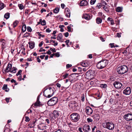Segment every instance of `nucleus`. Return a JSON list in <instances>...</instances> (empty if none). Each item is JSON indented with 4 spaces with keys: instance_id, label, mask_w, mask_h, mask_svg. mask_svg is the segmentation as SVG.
Returning <instances> with one entry per match:
<instances>
[{
    "instance_id": "473e14b6",
    "label": "nucleus",
    "mask_w": 132,
    "mask_h": 132,
    "mask_svg": "<svg viewBox=\"0 0 132 132\" xmlns=\"http://www.w3.org/2000/svg\"><path fill=\"white\" fill-rule=\"evenodd\" d=\"M102 6L101 5V4L100 3H98L97 4L96 6V8L97 9H99Z\"/></svg>"
},
{
    "instance_id": "4d7b16f0",
    "label": "nucleus",
    "mask_w": 132,
    "mask_h": 132,
    "mask_svg": "<svg viewBox=\"0 0 132 132\" xmlns=\"http://www.w3.org/2000/svg\"><path fill=\"white\" fill-rule=\"evenodd\" d=\"M72 66V65L68 64H67L66 67L67 68H70Z\"/></svg>"
},
{
    "instance_id": "4468645a",
    "label": "nucleus",
    "mask_w": 132,
    "mask_h": 132,
    "mask_svg": "<svg viewBox=\"0 0 132 132\" xmlns=\"http://www.w3.org/2000/svg\"><path fill=\"white\" fill-rule=\"evenodd\" d=\"M40 95H39L37 97V100L36 102L34 104V107H37L38 106H40V102L39 101V97Z\"/></svg>"
},
{
    "instance_id": "6e6552de",
    "label": "nucleus",
    "mask_w": 132,
    "mask_h": 132,
    "mask_svg": "<svg viewBox=\"0 0 132 132\" xmlns=\"http://www.w3.org/2000/svg\"><path fill=\"white\" fill-rule=\"evenodd\" d=\"M52 117L51 119V121L52 122H54L55 121V119L59 116V113L58 111H54L52 113Z\"/></svg>"
},
{
    "instance_id": "1a4fd4ad",
    "label": "nucleus",
    "mask_w": 132,
    "mask_h": 132,
    "mask_svg": "<svg viewBox=\"0 0 132 132\" xmlns=\"http://www.w3.org/2000/svg\"><path fill=\"white\" fill-rule=\"evenodd\" d=\"M123 118L128 121L132 120V114L128 113L125 114L123 116Z\"/></svg>"
},
{
    "instance_id": "49530a36",
    "label": "nucleus",
    "mask_w": 132,
    "mask_h": 132,
    "mask_svg": "<svg viewBox=\"0 0 132 132\" xmlns=\"http://www.w3.org/2000/svg\"><path fill=\"white\" fill-rule=\"evenodd\" d=\"M9 69V68L7 67L4 70L6 72H10L11 70L10 69Z\"/></svg>"
},
{
    "instance_id": "5701e85b",
    "label": "nucleus",
    "mask_w": 132,
    "mask_h": 132,
    "mask_svg": "<svg viewBox=\"0 0 132 132\" xmlns=\"http://www.w3.org/2000/svg\"><path fill=\"white\" fill-rule=\"evenodd\" d=\"M115 94L114 96L116 98H118L119 97H120V93L118 91H115Z\"/></svg>"
},
{
    "instance_id": "6ab92c4d",
    "label": "nucleus",
    "mask_w": 132,
    "mask_h": 132,
    "mask_svg": "<svg viewBox=\"0 0 132 132\" xmlns=\"http://www.w3.org/2000/svg\"><path fill=\"white\" fill-rule=\"evenodd\" d=\"M29 47L31 49H33L35 46V43L33 42H29L28 43Z\"/></svg>"
},
{
    "instance_id": "2f4dec72",
    "label": "nucleus",
    "mask_w": 132,
    "mask_h": 132,
    "mask_svg": "<svg viewBox=\"0 0 132 132\" xmlns=\"http://www.w3.org/2000/svg\"><path fill=\"white\" fill-rule=\"evenodd\" d=\"M35 122H32L29 125V126L30 128H33L34 126Z\"/></svg>"
},
{
    "instance_id": "e433bc0d",
    "label": "nucleus",
    "mask_w": 132,
    "mask_h": 132,
    "mask_svg": "<svg viewBox=\"0 0 132 132\" xmlns=\"http://www.w3.org/2000/svg\"><path fill=\"white\" fill-rule=\"evenodd\" d=\"M36 34L37 36H38L39 37L38 38L39 39H40L41 36V34L39 32H37L36 33Z\"/></svg>"
},
{
    "instance_id": "9b49d317",
    "label": "nucleus",
    "mask_w": 132,
    "mask_h": 132,
    "mask_svg": "<svg viewBox=\"0 0 132 132\" xmlns=\"http://www.w3.org/2000/svg\"><path fill=\"white\" fill-rule=\"evenodd\" d=\"M131 89L130 87H127L123 91V94L126 95H129L131 93Z\"/></svg>"
},
{
    "instance_id": "423d86ee",
    "label": "nucleus",
    "mask_w": 132,
    "mask_h": 132,
    "mask_svg": "<svg viewBox=\"0 0 132 132\" xmlns=\"http://www.w3.org/2000/svg\"><path fill=\"white\" fill-rule=\"evenodd\" d=\"M58 101L57 98L56 97H54L51 98L47 101V104L49 106H53L55 105Z\"/></svg>"
},
{
    "instance_id": "ddd939ff",
    "label": "nucleus",
    "mask_w": 132,
    "mask_h": 132,
    "mask_svg": "<svg viewBox=\"0 0 132 132\" xmlns=\"http://www.w3.org/2000/svg\"><path fill=\"white\" fill-rule=\"evenodd\" d=\"M83 129L85 132H89L90 130V126L88 125H84L83 127Z\"/></svg>"
},
{
    "instance_id": "412c9836",
    "label": "nucleus",
    "mask_w": 132,
    "mask_h": 132,
    "mask_svg": "<svg viewBox=\"0 0 132 132\" xmlns=\"http://www.w3.org/2000/svg\"><path fill=\"white\" fill-rule=\"evenodd\" d=\"M107 20L108 21H110L111 24L112 25H113L114 24V21L112 18L109 17L107 19Z\"/></svg>"
},
{
    "instance_id": "e2e57ef3",
    "label": "nucleus",
    "mask_w": 132,
    "mask_h": 132,
    "mask_svg": "<svg viewBox=\"0 0 132 132\" xmlns=\"http://www.w3.org/2000/svg\"><path fill=\"white\" fill-rule=\"evenodd\" d=\"M52 14V12H50L49 13H48V14L46 16V17H47L48 16H51Z\"/></svg>"
},
{
    "instance_id": "0e129e2a",
    "label": "nucleus",
    "mask_w": 132,
    "mask_h": 132,
    "mask_svg": "<svg viewBox=\"0 0 132 132\" xmlns=\"http://www.w3.org/2000/svg\"><path fill=\"white\" fill-rule=\"evenodd\" d=\"M30 4L31 5V4H32V7L34 5H37V4L36 3H30Z\"/></svg>"
},
{
    "instance_id": "58836bf2",
    "label": "nucleus",
    "mask_w": 132,
    "mask_h": 132,
    "mask_svg": "<svg viewBox=\"0 0 132 132\" xmlns=\"http://www.w3.org/2000/svg\"><path fill=\"white\" fill-rule=\"evenodd\" d=\"M16 68L15 67H14L13 68V70H10V72L12 73H15L16 72Z\"/></svg>"
},
{
    "instance_id": "8fccbe9b",
    "label": "nucleus",
    "mask_w": 132,
    "mask_h": 132,
    "mask_svg": "<svg viewBox=\"0 0 132 132\" xmlns=\"http://www.w3.org/2000/svg\"><path fill=\"white\" fill-rule=\"evenodd\" d=\"M3 89H7V85L5 84L4 85L3 87Z\"/></svg>"
},
{
    "instance_id": "6e6d98bb",
    "label": "nucleus",
    "mask_w": 132,
    "mask_h": 132,
    "mask_svg": "<svg viewBox=\"0 0 132 132\" xmlns=\"http://www.w3.org/2000/svg\"><path fill=\"white\" fill-rule=\"evenodd\" d=\"M57 57H59L60 56V54L59 52H57L54 54Z\"/></svg>"
},
{
    "instance_id": "338daca9",
    "label": "nucleus",
    "mask_w": 132,
    "mask_h": 132,
    "mask_svg": "<svg viewBox=\"0 0 132 132\" xmlns=\"http://www.w3.org/2000/svg\"><path fill=\"white\" fill-rule=\"evenodd\" d=\"M56 85L59 88H60L61 87V85L59 83H57L56 84Z\"/></svg>"
},
{
    "instance_id": "f8f14e48",
    "label": "nucleus",
    "mask_w": 132,
    "mask_h": 132,
    "mask_svg": "<svg viewBox=\"0 0 132 132\" xmlns=\"http://www.w3.org/2000/svg\"><path fill=\"white\" fill-rule=\"evenodd\" d=\"M86 112L88 114L90 115L93 113V110L89 106H87L86 108Z\"/></svg>"
},
{
    "instance_id": "c85d7f7f",
    "label": "nucleus",
    "mask_w": 132,
    "mask_h": 132,
    "mask_svg": "<svg viewBox=\"0 0 132 132\" xmlns=\"http://www.w3.org/2000/svg\"><path fill=\"white\" fill-rule=\"evenodd\" d=\"M59 11V9L58 7H56L54 10V12L55 13H57Z\"/></svg>"
},
{
    "instance_id": "09e8293b",
    "label": "nucleus",
    "mask_w": 132,
    "mask_h": 132,
    "mask_svg": "<svg viewBox=\"0 0 132 132\" xmlns=\"http://www.w3.org/2000/svg\"><path fill=\"white\" fill-rule=\"evenodd\" d=\"M87 121L88 122H90L93 121V120L89 118L87 119Z\"/></svg>"
},
{
    "instance_id": "ea45409f",
    "label": "nucleus",
    "mask_w": 132,
    "mask_h": 132,
    "mask_svg": "<svg viewBox=\"0 0 132 132\" xmlns=\"http://www.w3.org/2000/svg\"><path fill=\"white\" fill-rule=\"evenodd\" d=\"M39 57L41 59V55H40V56H37L36 58L37 61L39 63H40L41 61V60L39 59Z\"/></svg>"
},
{
    "instance_id": "a18cd8bd",
    "label": "nucleus",
    "mask_w": 132,
    "mask_h": 132,
    "mask_svg": "<svg viewBox=\"0 0 132 132\" xmlns=\"http://www.w3.org/2000/svg\"><path fill=\"white\" fill-rule=\"evenodd\" d=\"M7 67L9 68L11 70L12 67V65L11 64L9 63L7 65Z\"/></svg>"
},
{
    "instance_id": "aec40b11",
    "label": "nucleus",
    "mask_w": 132,
    "mask_h": 132,
    "mask_svg": "<svg viewBox=\"0 0 132 132\" xmlns=\"http://www.w3.org/2000/svg\"><path fill=\"white\" fill-rule=\"evenodd\" d=\"M63 35L62 34L60 33L59 34L58 36H57V40H59L60 41H61V40L62 39Z\"/></svg>"
},
{
    "instance_id": "b1692460",
    "label": "nucleus",
    "mask_w": 132,
    "mask_h": 132,
    "mask_svg": "<svg viewBox=\"0 0 132 132\" xmlns=\"http://www.w3.org/2000/svg\"><path fill=\"white\" fill-rule=\"evenodd\" d=\"M122 10V7H118L116 9V11L118 12H121Z\"/></svg>"
},
{
    "instance_id": "13d9d810",
    "label": "nucleus",
    "mask_w": 132,
    "mask_h": 132,
    "mask_svg": "<svg viewBox=\"0 0 132 132\" xmlns=\"http://www.w3.org/2000/svg\"><path fill=\"white\" fill-rule=\"evenodd\" d=\"M114 45V43H110V47L111 48H113V47H115V46Z\"/></svg>"
},
{
    "instance_id": "0eeeda50",
    "label": "nucleus",
    "mask_w": 132,
    "mask_h": 132,
    "mask_svg": "<svg viewBox=\"0 0 132 132\" xmlns=\"http://www.w3.org/2000/svg\"><path fill=\"white\" fill-rule=\"evenodd\" d=\"M93 74V73L92 71L91 70H89L86 73V78L88 79L91 80L94 77Z\"/></svg>"
},
{
    "instance_id": "dca6fc26",
    "label": "nucleus",
    "mask_w": 132,
    "mask_h": 132,
    "mask_svg": "<svg viewBox=\"0 0 132 132\" xmlns=\"http://www.w3.org/2000/svg\"><path fill=\"white\" fill-rule=\"evenodd\" d=\"M70 104L72 108H76L78 106V103L76 101H71Z\"/></svg>"
},
{
    "instance_id": "4c0bfd02",
    "label": "nucleus",
    "mask_w": 132,
    "mask_h": 132,
    "mask_svg": "<svg viewBox=\"0 0 132 132\" xmlns=\"http://www.w3.org/2000/svg\"><path fill=\"white\" fill-rule=\"evenodd\" d=\"M18 23V22L17 21H15L14 22L13 24V27L14 28L16 27V26L17 25Z\"/></svg>"
},
{
    "instance_id": "c756f323",
    "label": "nucleus",
    "mask_w": 132,
    "mask_h": 132,
    "mask_svg": "<svg viewBox=\"0 0 132 132\" xmlns=\"http://www.w3.org/2000/svg\"><path fill=\"white\" fill-rule=\"evenodd\" d=\"M100 86L103 88H106L107 87V85L106 84H100Z\"/></svg>"
},
{
    "instance_id": "864d4df0",
    "label": "nucleus",
    "mask_w": 132,
    "mask_h": 132,
    "mask_svg": "<svg viewBox=\"0 0 132 132\" xmlns=\"http://www.w3.org/2000/svg\"><path fill=\"white\" fill-rule=\"evenodd\" d=\"M81 98V100L82 102L84 101V100H85V96H84V94H83L82 95Z\"/></svg>"
},
{
    "instance_id": "c9c22d12",
    "label": "nucleus",
    "mask_w": 132,
    "mask_h": 132,
    "mask_svg": "<svg viewBox=\"0 0 132 132\" xmlns=\"http://www.w3.org/2000/svg\"><path fill=\"white\" fill-rule=\"evenodd\" d=\"M4 7V4L0 2V10L3 9Z\"/></svg>"
},
{
    "instance_id": "bf43d9fd",
    "label": "nucleus",
    "mask_w": 132,
    "mask_h": 132,
    "mask_svg": "<svg viewBox=\"0 0 132 132\" xmlns=\"http://www.w3.org/2000/svg\"><path fill=\"white\" fill-rule=\"evenodd\" d=\"M64 35L65 37H67L69 36V33L68 32H66L64 34Z\"/></svg>"
},
{
    "instance_id": "3c124183",
    "label": "nucleus",
    "mask_w": 132,
    "mask_h": 132,
    "mask_svg": "<svg viewBox=\"0 0 132 132\" xmlns=\"http://www.w3.org/2000/svg\"><path fill=\"white\" fill-rule=\"evenodd\" d=\"M25 121L26 122H28L29 121L30 119L28 117H25Z\"/></svg>"
},
{
    "instance_id": "f3484780",
    "label": "nucleus",
    "mask_w": 132,
    "mask_h": 132,
    "mask_svg": "<svg viewBox=\"0 0 132 132\" xmlns=\"http://www.w3.org/2000/svg\"><path fill=\"white\" fill-rule=\"evenodd\" d=\"M82 18L87 20H89L91 19V17L90 15L87 13L84 14L82 16Z\"/></svg>"
},
{
    "instance_id": "774afa93",
    "label": "nucleus",
    "mask_w": 132,
    "mask_h": 132,
    "mask_svg": "<svg viewBox=\"0 0 132 132\" xmlns=\"http://www.w3.org/2000/svg\"><path fill=\"white\" fill-rule=\"evenodd\" d=\"M78 130L79 132H83L82 130V128L81 127H79L78 128Z\"/></svg>"
},
{
    "instance_id": "a211bd4d",
    "label": "nucleus",
    "mask_w": 132,
    "mask_h": 132,
    "mask_svg": "<svg viewBox=\"0 0 132 132\" xmlns=\"http://www.w3.org/2000/svg\"><path fill=\"white\" fill-rule=\"evenodd\" d=\"M87 1L85 0H83L80 2V5L81 6H85L87 5Z\"/></svg>"
},
{
    "instance_id": "f704fd0d",
    "label": "nucleus",
    "mask_w": 132,
    "mask_h": 132,
    "mask_svg": "<svg viewBox=\"0 0 132 132\" xmlns=\"http://www.w3.org/2000/svg\"><path fill=\"white\" fill-rule=\"evenodd\" d=\"M18 6L19 7V9L21 10L23 9L24 8V6L23 5L21 4H18Z\"/></svg>"
},
{
    "instance_id": "72a5a7b5",
    "label": "nucleus",
    "mask_w": 132,
    "mask_h": 132,
    "mask_svg": "<svg viewBox=\"0 0 132 132\" xmlns=\"http://www.w3.org/2000/svg\"><path fill=\"white\" fill-rule=\"evenodd\" d=\"M100 3L101 4V5L102 6H105L106 5V3L105 2L103 1H102Z\"/></svg>"
},
{
    "instance_id": "680f3d73",
    "label": "nucleus",
    "mask_w": 132,
    "mask_h": 132,
    "mask_svg": "<svg viewBox=\"0 0 132 132\" xmlns=\"http://www.w3.org/2000/svg\"><path fill=\"white\" fill-rule=\"evenodd\" d=\"M67 29H68V31L69 32L71 31V28L70 26H68L67 27Z\"/></svg>"
},
{
    "instance_id": "20e7f679",
    "label": "nucleus",
    "mask_w": 132,
    "mask_h": 132,
    "mask_svg": "<svg viewBox=\"0 0 132 132\" xmlns=\"http://www.w3.org/2000/svg\"><path fill=\"white\" fill-rule=\"evenodd\" d=\"M102 126L104 128L109 130L113 129L114 127V124L111 122H105L104 123L102 124Z\"/></svg>"
},
{
    "instance_id": "7ed1b4c3",
    "label": "nucleus",
    "mask_w": 132,
    "mask_h": 132,
    "mask_svg": "<svg viewBox=\"0 0 132 132\" xmlns=\"http://www.w3.org/2000/svg\"><path fill=\"white\" fill-rule=\"evenodd\" d=\"M71 120L72 122H76L80 119V116L77 113H74L71 114L70 116Z\"/></svg>"
},
{
    "instance_id": "5fc2aeb1",
    "label": "nucleus",
    "mask_w": 132,
    "mask_h": 132,
    "mask_svg": "<svg viewBox=\"0 0 132 132\" xmlns=\"http://www.w3.org/2000/svg\"><path fill=\"white\" fill-rule=\"evenodd\" d=\"M50 50L52 51L53 52H56L55 49V48H51Z\"/></svg>"
},
{
    "instance_id": "9d476101",
    "label": "nucleus",
    "mask_w": 132,
    "mask_h": 132,
    "mask_svg": "<svg viewBox=\"0 0 132 132\" xmlns=\"http://www.w3.org/2000/svg\"><path fill=\"white\" fill-rule=\"evenodd\" d=\"M114 87L117 89L120 88L122 86V84L120 82L115 81L113 84Z\"/></svg>"
},
{
    "instance_id": "c03bdc74",
    "label": "nucleus",
    "mask_w": 132,
    "mask_h": 132,
    "mask_svg": "<svg viewBox=\"0 0 132 132\" xmlns=\"http://www.w3.org/2000/svg\"><path fill=\"white\" fill-rule=\"evenodd\" d=\"M96 0H91L90 1V3L91 5L94 4L96 2Z\"/></svg>"
},
{
    "instance_id": "4be33fe9",
    "label": "nucleus",
    "mask_w": 132,
    "mask_h": 132,
    "mask_svg": "<svg viewBox=\"0 0 132 132\" xmlns=\"http://www.w3.org/2000/svg\"><path fill=\"white\" fill-rule=\"evenodd\" d=\"M92 116L94 118H95L96 120H98L100 118V117L98 114H93V116Z\"/></svg>"
},
{
    "instance_id": "603ef678",
    "label": "nucleus",
    "mask_w": 132,
    "mask_h": 132,
    "mask_svg": "<svg viewBox=\"0 0 132 132\" xmlns=\"http://www.w3.org/2000/svg\"><path fill=\"white\" fill-rule=\"evenodd\" d=\"M46 23L45 21L44 20L42 21V25H45L46 24Z\"/></svg>"
},
{
    "instance_id": "37998d69",
    "label": "nucleus",
    "mask_w": 132,
    "mask_h": 132,
    "mask_svg": "<svg viewBox=\"0 0 132 132\" xmlns=\"http://www.w3.org/2000/svg\"><path fill=\"white\" fill-rule=\"evenodd\" d=\"M103 8V9H104L105 10L106 12H108L109 11V9L106 6H104Z\"/></svg>"
},
{
    "instance_id": "a878e982",
    "label": "nucleus",
    "mask_w": 132,
    "mask_h": 132,
    "mask_svg": "<svg viewBox=\"0 0 132 132\" xmlns=\"http://www.w3.org/2000/svg\"><path fill=\"white\" fill-rule=\"evenodd\" d=\"M96 22L97 24H99L101 23L102 22V20L100 18H97L96 19Z\"/></svg>"
},
{
    "instance_id": "de8ad7c7",
    "label": "nucleus",
    "mask_w": 132,
    "mask_h": 132,
    "mask_svg": "<svg viewBox=\"0 0 132 132\" xmlns=\"http://www.w3.org/2000/svg\"><path fill=\"white\" fill-rule=\"evenodd\" d=\"M22 72V70H19L18 73L16 74V76H18L19 75H21V73Z\"/></svg>"
},
{
    "instance_id": "f257e3e1",
    "label": "nucleus",
    "mask_w": 132,
    "mask_h": 132,
    "mask_svg": "<svg viewBox=\"0 0 132 132\" xmlns=\"http://www.w3.org/2000/svg\"><path fill=\"white\" fill-rule=\"evenodd\" d=\"M55 91L54 87H49L48 88H45L44 91L43 95L46 97L50 98L53 95Z\"/></svg>"
},
{
    "instance_id": "cd10ccee",
    "label": "nucleus",
    "mask_w": 132,
    "mask_h": 132,
    "mask_svg": "<svg viewBox=\"0 0 132 132\" xmlns=\"http://www.w3.org/2000/svg\"><path fill=\"white\" fill-rule=\"evenodd\" d=\"M10 17V14L7 13L5 14L4 15V17L6 19H8Z\"/></svg>"
},
{
    "instance_id": "79ce46f5",
    "label": "nucleus",
    "mask_w": 132,
    "mask_h": 132,
    "mask_svg": "<svg viewBox=\"0 0 132 132\" xmlns=\"http://www.w3.org/2000/svg\"><path fill=\"white\" fill-rule=\"evenodd\" d=\"M68 74L67 73H65L63 75V79H65V78L67 77L68 76Z\"/></svg>"
},
{
    "instance_id": "2eb2a0df",
    "label": "nucleus",
    "mask_w": 132,
    "mask_h": 132,
    "mask_svg": "<svg viewBox=\"0 0 132 132\" xmlns=\"http://www.w3.org/2000/svg\"><path fill=\"white\" fill-rule=\"evenodd\" d=\"M65 14L66 16L68 18H69L70 16V10L68 8H66L65 10Z\"/></svg>"
},
{
    "instance_id": "39448f33",
    "label": "nucleus",
    "mask_w": 132,
    "mask_h": 132,
    "mask_svg": "<svg viewBox=\"0 0 132 132\" xmlns=\"http://www.w3.org/2000/svg\"><path fill=\"white\" fill-rule=\"evenodd\" d=\"M108 63V61L104 60L98 62L97 64V67L99 69H102L107 65Z\"/></svg>"
},
{
    "instance_id": "bb28decb",
    "label": "nucleus",
    "mask_w": 132,
    "mask_h": 132,
    "mask_svg": "<svg viewBox=\"0 0 132 132\" xmlns=\"http://www.w3.org/2000/svg\"><path fill=\"white\" fill-rule=\"evenodd\" d=\"M26 25L25 24L23 25L22 27V30L23 32H24L26 31Z\"/></svg>"
},
{
    "instance_id": "f03ea898",
    "label": "nucleus",
    "mask_w": 132,
    "mask_h": 132,
    "mask_svg": "<svg viewBox=\"0 0 132 132\" xmlns=\"http://www.w3.org/2000/svg\"><path fill=\"white\" fill-rule=\"evenodd\" d=\"M128 69L127 67L125 65H122L118 67L117 69V71L119 74L122 75L127 72Z\"/></svg>"
},
{
    "instance_id": "393cba45",
    "label": "nucleus",
    "mask_w": 132,
    "mask_h": 132,
    "mask_svg": "<svg viewBox=\"0 0 132 132\" xmlns=\"http://www.w3.org/2000/svg\"><path fill=\"white\" fill-rule=\"evenodd\" d=\"M81 65L84 67H87L88 64L86 62H82L81 63Z\"/></svg>"
},
{
    "instance_id": "052dcab7",
    "label": "nucleus",
    "mask_w": 132,
    "mask_h": 132,
    "mask_svg": "<svg viewBox=\"0 0 132 132\" xmlns=\"http://www.w3.org/2000/svg\"><path fill=\"white\" fill-rule=\"evenodd\" d=\"M53 43H54V46H56L57 45L58 43L57 42H55V40H53Z\"/></svg>"
},
{
    "instance_id": "69168bd1",
    "label": "nucleus",
    "mask_w": 132,
    "mask_h": 132,
    "mask_svg": "<svg viewBox=\"0 0 132 132\" xmlns=\"http://www.w3.org/2000/svg\"><path fill=\"white\" fill-rule=\"evenodd\" d=\"M110 102L111 104H113V100L112 98H111L110 100Z\"/></svg>"
},
{
    "instance_id": "7c9ffc66",
    "label": "nucleus",
    "mask_w": 132,
    "mask_h": 132,
    "mask_svg": "<svg viewBox=\"0 0 132 132\" xmlns=\"http://www.w3.org/2000/svg\"><path fill=\"white\" fill-rule=\"evenodd\" d=\"M30 35V33L28 32H26L23 35V37H29Z\"/></svg>"
},
{
    "instance_id": "a19ab883",
    "label": "nucleus",
    "mask_w": 132,
    "mask_h": 132,
    "mask_svg": "<svg viewBox=\"0 0 132 132\" xmlns=\"http://www.w3.org/2000/svg\"><path fill=\"white\" fill-rule=\"evenodd\" d=\"M27 30L29 32H31L32 31V29L31 27L29 26H28L27 27Z\"/></svg>"
}]
</instances>
